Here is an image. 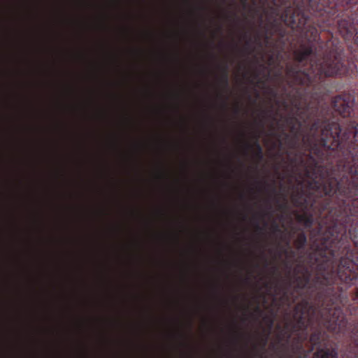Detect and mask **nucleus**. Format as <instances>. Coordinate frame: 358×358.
<instances>
[{"label":"nucleus","instance_id":"1","mask_svg":"<svg viewBox=\"0 0 358 358\" xmlns=\"http://www.w3.org/2000/svg\"><path fill=\"white\" fill-rule=\"evenodd\" d=\"M296 151L289 158L292 172L301 178V168L308 179L306 189L296 187L291 194L293 205L301 210L299 222L310 229V239L347 240L350 230L358 238V144L353 141L334 149L326 148L324 158ZM343 242H341L342 243Z\"/></svg>","mask_w":358,"mask_h":358},{"label":"nucleus","instance_id":"2","mask_svg":"<svg viewBox=\"0 0 358 358\" xmlns=\"http://www.w3.org/2000/svg\"><path fill=\"white\" fill-rule=\"evenodd\" d=\"M313 240L308 254V265L303 262V255L296 259L294 268L292 291H289L291 282L283 289L280 300L289 306L295 303L306 289L308 296L303 297L294 308L292 332L304 335L319 308H324L321 315H326V327L331 332L344 333L348 320L340 306H347L352 315H358V287L351 293V302L343 292L358 279V238L350 230V238Z\"/></svg>","mask_w":358,"mask_h":358},{"label":"nucleus","instance_id":"3","mask_svg":"<svg viewBox=\"0 0 358 358\" xmlns=\"http://www.w3.org/2000/svg\"><path fill=\"white\" fill-rule=\"evenodd\" d=\"M292 105L296 114L285 117V122L289 127L292 137L282 131V134L288 139L291 149H296L299 145L301 129L304 124L313 120L309 128V136L303 137L304 144L311 147V151L320 159L324 158V151L327 148H343L351 141L358 144V124L349 120L342 132L339 118L351 115L355 103V98L350 94L336 96L331 101V108L327 103H322L324 94L317 96L315 94L306 93L296 89L289 93Z\"/></svg>","mask_w":358,"mask_h":358},{"label":"nucleus","instance_id":"4","mask_svg":"<svg viewBox=\"0 0 358 358\" xmlns=\"http://www.w3.org/2000/svg\"><path fill=\"white\" fill-rule=\"evenodd\" d=\"M274 7L271 10L279 15V8L285 6L280 18L292 29L301 31L307 44H301L300 48L294 52L296 63L286 66L285 73L289 80L288 85L292 88L300 89L306 93L315 94L317 96L325 94L324 80L326 78L341 76L346 73L347 69L339 55L318 53L314 43L320 38L318 30L314 25H306L309 17L305 13L303 2L292 8L289 0H271Z\"/></svg>","mask_w":358,"mask_h":358},{"label":"nucleus","instance_id":"5","mask_svg":"<svg viewBox=\"0 0 358 358\" xmlns=\"http://www.w3.org/2000/svg\"><path fill=\"white\" fill-rule=\"evenodd\" d=\"M322 332L317 329L313 331L310 337L309 342L312 345L310 351L316 348L315 352L313 355V358H338V351L336 345H321Z\"/></svg>","mask_w":358,"mask_h":358},{"label":"nucleus","instance_id":"6","mask_svg":"<svg viewBox=\"0 0 358 358\" xmlns=\"http://www.w3.org/2000/svg\"><path fill=\"white\" fill-rule=\"evenodd\" d=\"M357 3L358 0H308V6L313 13L322 15L331 5L345 6Z\"/></svg>","mask_w":358,"mask_h":358},{"label":"nucleus","instance_id":"7","mask_svg":"<svg viewBox=\"0 0 358 358\" xmlns=\"http://www.w3.org/2000/svg\"><path fill=\"white\" fill-rule=\"evenodd\" d=\"M355 24H358V20L353 16L349 19H341L338 20V30L345 40L354 38L355 42H357L358 32Z\"/></svg>","mask_w":358,"mask_h":358},{"label":"nucleus","instance_id":"8","mask_svg":"<svg viewBox=\"0 0 358 358\" xmlns=\"http://www.w3.org/2000/svg\"><path fill=\"white\" fill-rule=\"evenodd\" d=\"M308 334L301 335L297 334L294 338V343L292 346V352L288 355L287 358H307V354L306 353L303 348V343L308 339Z\"/></svg>","mask_w":358,"mask_h":358},{"label":"nucleus","instance_id":"9","mask_svg":"<svg viewBox=\"0 0 358 358\" xmlns=\"http://www.w3.org/2000/svg\"><path fill=\"white\" fill-rule=\"evenodd\" d=\"M307 243V237L304 231L298 234L296 238L294 240V244L297 250L302 252L304 250Z\"/></svg>","mask_w":358,"mask_h":358},{"label":"nucleus","instance_id":"10","mask_svg":"<svg viewBox=\"0 0 358 358\" xmlns=\"http://www.w3.org/2000/svg\"><path fill=\"white\" fill-rule=\"evenodd\" d=\"M292 334L289 332H287L285 329H282L280 332V334L278 335V342H281L284 338H285V342L284 343H282L281 346L284 349L287 348V345L289 342V340L291 338Z\"/></svg>","mask_w":358,"mask_h":358},{"label":"nucleus","instance_id":"11","mask_svg":"<svg viewBox=\"0 0 358 358\" xmlns=\"http://www.w3.org/2000/svg\"><path fill=\"white\" fill-rule=\"evenodd\" d=\"M358 333V329H357ZM349 352L350 358H358V338H355L349 345Z\"/></svg>","mask_w":358,"mask_h":358},{"label":"nucleus","instance_id":"12","mask_svg":"<svg viewBox=\"0 0 358 358\" xmlns=\"http://www.w3.org/2000/svg\"><path fill=\"white\" fill-rule=\"evenodd\" d=\"M220 82L223 84L225 87L229 85V78H228V66L224 64L221 68V76L220 78Z\"/></svg>","mask_w":358,"mask_h":358},{"label":"nucleus","instance_id":"13","mask_svg":"<svg viewBox=\"0 0 358 358\" xmlns=\"http://www.w3.org/2000/svg\"><path fill=\"white\" fill-rule=\"evenodd\" d=\"M254 146L256 150L255 155L257 158L259 160L263 159V150L260 145V144L258 143L257 141H256L254 143Z\"/></svg>","mask_w":358,"mask_h":358},{"label":"nucleus","instance_id":"14","mask_svg":"<svg viewBox=\"0 0 358 358\" xmlns=\"http://www.w3.org/2000/svg\"><path fill=\"white\" fill-rule=\"evenodd\" d=\"M271 229L273 233H281L282 232L279 224L275 221H273L272 222Z\"/></svg>","mask_w":358,"mask_h":358},{"label":"nucleus","instance_id":"15","mask_svg":"<svg viewBox=\"0 0 358 358\" xmlns=\"http://www.w3.org/2000/svg\"><path fill=\"white\" fill-rule=\"evenodd\" d=\"M283 252L290 258H294L296 256V252L293 250H288L287 249H285Z\"/></svg>","mask_w":358,"mask_h":358},{"label":"nucleus","instance_id":"16","mask_svg":"<svg viewBox=\"0 0 358 358\" xmlns=\"http://www.w3.org/2000/svg\"><path fill=\"white\" fill-rule=\"evenodd\" d=\"M268 337L263 338L261 341V345L262 348H264L267 344Z\"/></svg>","mask_w":358,"mask_h":358},{"label":"nucleus","instance_id":"17","mask_svg":"<svg viewBox=\"0 0 358 358\" xmlns=\"http://www.w3.org/2000/svg\"><path fill=\"white\" fill-rule=\"evenodd\" d=\"M285 266L288 269V275H289L291 273L292 264L288 262H285Z\"/></svg>","mask_w":358,"mask_h":358},{"label":"nucleus","instance_id":"18","mask_svg":"<svg viewBox=\"0 0 358 358\" xmlns=\"http://www.w3.org/2000/svg\"><path fill=\"white\" fill-rule=\"evenodd\" d=\"M269 93L273 96H276V92L275 90L273 89H270L269 90Z\"/></svg>","mask_w":358,"mask_h":358},{"label":"nucleus","instance_id":"19","mask_svg":"<svg viewBox=\"0 0 358 358\" xmlns=\"http://www.w3.org/2000/svg\"><path fill=\"white\" fill-rule=\"evenodd\" d=\"M256 229H257V231H262L264 230V229L262 227H261L258 223L256 224Z\"/></svg>","mask_w":358,"mask_h":358},{"label":"nucleus","instance_id":"20","mask_svg":"<svg viewBox=\"0 0 358 358\" xmlns=\"http://www.w3.org/2000/svg\"><path fill=\"white\" fill-rule=\"evenodd\" d=\"M273 324V320L272 319H269V324H268L269 330L272 328Z\"/></svg>","mask_w":358,"mask_h":358},{"label":"nucleus","instance_id":"21","mask_svg":"<svg viewBox=\"0 0 358 358\" xmlns=\"http://www.w3.org/2000/svg\"><path fill=\"white\" fill-rule=\"evenodd\" d=\"M279 207H280V208H281V209L286 208H287V203L285 202V203H282V204H280V205L279 206Z\"/></svg>","mask_w":358,"mask_h":358},{"label":"nucleus","instance_id":"22","mask_svg":"<svg viewBox=\"0 0 358 358\" xmlns=\"http://www.w3.org/2000/svg\"><path fill=\"white\" fill-rule=\"evenodd\" d=\"M278 29H279L280 31V34L283 36H284V31L282 30L281 27H278Z\"/></svg>","mask_w":358,"mask_h":358},{"label":"nucleus","instance_id":"23","mask_svg":"<svg viewBox=\"0 0 358 358\" xmlns=\"http://www.w3.org/2000/svg\"><path fill=\"white\" fill-rule=\"evenodd\" d=\"M245 146H246V148H247V149H248H248H250V148H251V145H250V144H248V143H246V144H245Z\"/></svg>","mask_w":358,"mask_h":358},{"label":"nucleus","instance_id":"24","mask_svg":"<svg viewBox=\"0 0 358 358\" xmlns=\"http://www.w3.org/2000/svg\"><path fill=\"white\" fill-rule=\"evenodd\" d=\"M286 245L287 246V248H289V239H287L286 241Z\"/></svg>","mask_w":358,"mask_h":358},{"label":"nucleus","instance_id":"25","mask_svg":"<svg viewBox=\"0 0 358 358\" xmlns=\"http://www.w3.org/2000/svg\"><path fill=\"white\" fill-rule=\"evenodd\" d=\"M235 113H239V108L238 107H236V109H235Z\"/></svg>","mask_w":358,"mask_h":358},{"label":"nucleus","instance_id":"26","mask_svg":"<svg viewBox=\"0 0 358 358\" xmlns=\"http://www.w3.org/2000/svg\"><path fill=\"white\" fill-rule=\"evenodd\" d=\"M223 106H224V108H226V107H227V103H226L225 101H224V102L223 103Z\"/></svg>","mask_w":358,"mask_h":358},{"label":"nucleus","instance_id":"27","mask_svg":"<svg viewBox=\"0 0 358 358\" xmlns=\"http://www.w3.org/2000/svg\"><path fill=\"white\" fill-rule=\"evenodd\" d=\"M298 185H302V180H299Z\"/></svg>","mask_w":358,"mask_h":358},{"label":"nucleus","instance_id":"28","mask_svg":"<svg viewBox=\"0 0 358 358\" xmlns=\"http://www.w3.org/2000/svg\"><path fill=\"white\" fill-rule=\"evenodd\" d=\"M277 270H278V268H277V267H275H275H273V271H274L275 272V271H277Z\"/></svg>","mask_w":358,"mask_h":358},{"label":"nucleus","instance_id":"29","mask_svg":"<svg viewBox=\"0 0 358 358\" xmlns=\"http://www.w3.org/2000/svg\"><path fill=\"white\" fill-rule=\"evenodd\" d=\"M280 75H281L280 72H278V73H276V76H280Z\"/></svg>","mask_w":358,"mask_h":358},{"label":"nucleus","instance_id":"30","mask_svg":"<svg viewBox=\"0 0 358 358\" xmlns=\"http://www.w3.org/2000/svg\"><path fill=\"white\" fill-rule=\"evenodd\" d=\"M258 76H259V74H258V73H256V74L255 75V78H258Z\"/></svg>","mask_w":358,"mask_h":358},{"label":"nucleus","instance_id":"31","mask_svg":"<svg viewBox=\"0 0 358 358\" xmlns=\"http://www.w3.org/2000/svg\"><path fill=\"white\" fill-rule=\"evenodd\" d=\"M246 45H250V41L246 42Z\"/></svg>","mask_w":358,"mask_h":358},{"label":"nucleus","instance_id":"32","mask_svg":"<svg viewBox=\"0 0 358 358\" xmlns=\"http://www.w3.org/2000/svg\"><path fill=\"white\" fill-rule=\"evenodd\" d=\"M257 310L259 311V312H261V310H260L259 307L257 308Z\"/></svg>","mask_w":358,"mask_h":358},{"label":"nucleus","instance_id":"33","mask_svg":"<svg viewBox=\"0 0 358 358\" xmlns=\"http://www.w3.org/2000/svg\"><path fill=\"white\" fill-rule=\"evenodd\" d=\"M284 106H285V107H287V103H286V102H284Z\"/></svg>","mask_w":358,"mask_h":358},{"label":"nucleus","instance_id":"34","mask_svg":"<svg viewBox=\"0 0 358 358\" xmlns=\"http://www.w3.org/2000/svg\"><path fill=\"white\" fill-rule=\"evenodd\" d=\"M288 325H289V324H286V325H285V328H286V329H287V328H288Z\"/></svg>","mask_w":358,"mask_h":358},{"label":"nucleus","instance_id":"35","mask_svg":"<svg viewBox=\"0 0 358 358\" xmlns=\"http://www.w3.org/2000/svg\"><path fill=\"white\" fill-rule=\"evenodd\" d=\"M295 3H296V0H294L293 5H295Z\"/></svg>","mask_w":358,"mask_h":358},{"label":"nucleus","instance_id":"36","mask_svg":"<svg viewBox=\"0 0 358 358\" xmlns=\"http://www.w3.org/2000/svg\"><path fill=\"white\" fill-rule=\"evenodd\" d=\"M357 128H358V126H357Z\"/></svg>","mask_w":358,"mask_h":358}]
</instances>
